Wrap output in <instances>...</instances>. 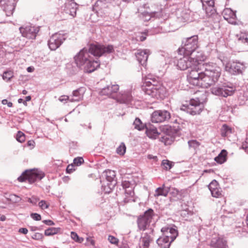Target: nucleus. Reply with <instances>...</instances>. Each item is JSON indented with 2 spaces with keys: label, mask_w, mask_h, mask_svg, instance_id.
<instances>
[{
  "label": "nucleus",
  "mask_w": 248,
  "mask_h": 248,
  "mask_svg": "<svg viewBox=\"0 0 248 248\" xmlns=\"http://www.w3.org/2000/svg\"><path fill=\"white\" fill-rule=\"evenodd\" d=\"M114 51L112 46H105L99 44H91L89 48H84L81 50L74 57L77 65L80 68L91 59L90 53L96 57H100L105 53H110Z\"/></svg>",
  "instance_id": "obj_1"
},
{
  "label": "nucleus",
  "mask_w": 248,
  "mask_h": 248,
  "mask_svg": "<svg viewBox=\"0 0 248 248\" xmlns=\"http://www.w3.org/2000/svg\"><path fill=\"white\" fill-rule=\"evenodd\" d=\"M206 101V94L205 93L202 94L201 98L197 97L196 99H192L190 100L188 105H183L181 110L186 111L192 115L199 114L202 110L203 104Z\"/></svg>",
  "instance_id": "obj_2"
},
{
  "label": "nucleus",
  "mask_w": 248,
  "mask_h": 248,
  "mask_svg": "<svg viewBox=\"0 0 248 248\" xmlns=\"http://www.w3.org/2000/svg\"><path fill=\"white\" fill-rule=\"evenodd\" d=\"M198 35H193L187 37L182 42V47L179 48L180 53H183L186 55H193V53L198 47Z\"/></svg>",
  "instance_id": "obj_3"
},
{
  "label": "nucleus",
  "mask_w": 248,
  "mask_h": 248,
  "mask_svg": "<svg viewBox=\"0 0 248 248\" xmlns=\"http://www.w3.org/2000/svg\"><path fill=\"white\" fill-rule=\"evenodd\" d=\"M155 215L154 210L151 208L145 211L143 214L140 215L137 220L138 229L140 231L148 230L150 231L151 223Z\"/></svg>",
  "instance_id": "obj_4"
},
{
  "label": "nucleus",
  "mask_w": 248,
  "mask_h": 248,
  "mask_svg": "<svg viewBox=\"0 0 248 248\" xmlns=\"http://www.w3.org/2000/svg\"><path fill=\"white\" fill-rule=\"evenodd\" d=\"M202 64L197 62V64L193 66L187 75V79L190 84L200 85L201 82L202 75L203 74Z\"/></svg>",
  "instance_id": "obj_5"
},
{
  "label": "nucleus",
  "mask_w": 248,
  "mask_h": 248,
  "mask_svg": "<svg viewBox=\"0 0 248 248\" xmlns=\"http://www.w3.org/2000/svg\"><path fill=\"white\" fill-rule=\"evenodd\" d=\"M146 86L151 88L148 89L147 93L156 98H162L164 96L165 90L158 81V78L153 81L146 80Z\"/></svg>",
  "instance_id": "obj_6"
},
{
  "label": "nucleus",
  "mask_w": 248,
  "mask_h": 248,
  "mask_svg": "<svg viewBox=\"0 0 248 248\" xmlns=\"http://www.w3.org/2000/svg\"><path fill=\"white\" fill-rule=\"evenodd\" d=\"M45 176V173L40 170L36 169L26 170L23 172L21 176L18 178L19 182H23L26 180L31 184L36 181L40 180Z\"/></svg>",
  "instance_id": "obj_7"
},
{
  "label": "nucleus",
  "mask_w": 248,
  "mask_h": 248,
  "mask_svg": "<svg viewBox=\"0 0 248 248\" xmlns=\"http://www.w3.org/2000/svg\"><path fill=\"white\" fill-rule=\"evenodd\" d=\"M201 61V59L199 56L192 57L189 55H184L178 59L177 66L181 70H185L188 68H192L193 66L197 64V62Z\"/></svg>",
  "instance_id": "obj_8"
},
{
  "label": "nucleus",
  "mask_w": 248,
  "mask_h": 248,
  "mask_svg": "<svg viewBox=\"0 0 248 248\" xmlns=\"http://www.w3.org/2000/svg\"><path fill=\"white\" fill-rule=\"evenodd\" d=\"M245 69L244 63L237 61L230 62L225 66L226 71L232 75L242 74Z\"/></svg>",
  "instance_id": "obj_9"
},
{
  "label": "nucleus",
  "mask_w": 248,
  "mask_h": 248,
  "mask_svg": "<svg viewBox=\"0 0 248 248\" xmlns=\"http://www.w3.org/2000/svg\"><path fill=\"white\" fill-rule=\"evenodd\" d=\"M66 38L65 34L63 33H56L53 34L48 42L49 48L55 50L63 43Z\"/></svg>",
  "instance_id": "obj_10"
},
{
  "label": "nucleus",
  "mask_w": 248,
  "mask_h": 248,
  "mask_svg": "<svg viewBox=\"0 0 248 248\" xmlns=\"http://www.w3.org/2000/svg\"><path fill=\"white\" fill-rule=\"evenodd\" d=\"M202 67L204 72L210 75L216 82L218 81L221 72V69L216 64L207 63L202 64Z\"/></svg>",
  "instance_id": "obj_11"
},
{
  "label": "nucleus",
  "mask_w": 248,
  "mask_h": 248,
  "mask_svg": "<svg viewBox=\"0 0 248 248\" xmlns=\"http://www.w3.org/2000/svg\"><path fill=\"white\" fill-rule=\"evenodd\" d=\"M123 188L125 191V198L124 199V202H127L131 200H133L132 198L134 195V188L135 186V183L133 181L124 180L122 183Z\"/></svg>",
  "instance_id": "obj_12"
},
{
  "label": "nucleus",
  "mask_w": 248,
  "mask_h": 248,
  "mask_svg": "<svg viewBox=\"0 0 248 248\" xmlns=\"http://www.w3.org/2000/svg\"><path fill=\"white\" fill-rule=\"evenodd\" d=\"M170 118V113L166 110L155 111L152 114L151 121L153 123H162L169 120Z\"/></svg>",
  "instance_id": "obj_13"
},
{
  "label": "nucleus",
  "mask_w": 248,
  "mask_h": 248,
  "mask_svg": "<svg viewBox=\"0 0 248 248\" xmlns=\"http://www.w3.org/2000/svg\"><path fill=\"white\" fill-rule=\"evenodd\" d=\"M19 31L23 37L29 39H34L39 31V28L28 25L25 27H20Z\"/></svg>",
  "instance_id": "obj_14"
},
{
  "label": "nucleus",
  "mask_w": 248,
  "mask_h": 248,
  "mask_svg": "<svg viewBox=\"0 0 248 248\" xmlns=\"http://www.w3.org/2000/svg\"><path fill=\"white\" fill-rule=\"evenodd\" d=\"M234 91L233 87L227 86L215 87L211 89V92L213 94L225 97L232 95Z\"/></svg>",
  "instance_id": "obj_15"
},
{
  "label": "nucleus",
  "mask_w": 248,
  "mask_h": 248,
  "mask_svg": "<svg viewBox=\"0 0 248 248\" xmlns=\"http://www.w3.org/2000/svg\"><path fill=\"white\" fill-rule=\"evenodd\" d=\"M16 2V0H0V6L3 8V11L6 16H9L13 14Z\"/></svg>",
  "instance_id": "obj_16"
},
{
  "label": "nucleus",
  "mask_w": 248,
  "mask_h": 248,
  "mask_svg": "<svg viewBox=\"0 0 248 248\" xmlns=\"http://www.w3.org/2000/svg\"><path fill=\"white\" fill-rule=\"evenodd\" d=\"M119 85L117 84L108 85L100 91V93L102 95H107L112 98L116 97V93L119 90Z\"/></svg>",
  "instance_id": "obj_17"
},
{
  "label": "nucleus",
  "mask_w": 248,
  "mask_h": 248,
  "mask_svg": "<svg viewBox=\"0 0 248 248\" xmlns=\"http://www.w3.org/2000/svg\"><path fill=\"white\" fill-rule=\"evenodd\" d=\"M154 229H150L149 232H146L142 234L140 238V244L143 248H148L150 243L153 241V236Z\"/></svg>",
  "instance_id": "obj_18"
},
{
  "label": "nucleus",
  "mask_w": 248,
  "mask_h": 248,
  "mask_svg": "<svg viewBox=\"0 0 248 248\" xmlns=\"http://www.w3.org/2000/svg\"><path fill=\"white\" fill-rule=\"evenodd\" d=\"M161 231L163 236L170 240V242H172L178 235L177 231L172 227H164Z\"/></svg>",
  "instance_id": "obj_19"
},
{
  "label": "nucleus",
  "mask_w": 248,
  "mask_h": 248,
  "mask_svg": "<svg viewBox=\"0 0 248 248\" xmlns=\"http://www.w3.org/2000/svg\"><path fill=\"white\" fill-rule=\"evenodd\" d=\"M222 14L224 18L229 23L234 25L236 24L235 12L233 11L231 8H225L223 11Z\"/></svg>",
  "instance_id": "obj_20"
},
{
  "label": "nucleus",
  "mask_w": 248,
  "mask_h": 248,
  "mask_svg": "<svg viewBox=\"0 0 248 248\" xmlns=\"http://www.w3.org/2000/svg\"><path fill=\"white\" fill-rule=\"evenodd\" d=\"M209 245L211 248H228L227 241L220 237L213 238Z\"/></svg>",
  "instance_id": "obj_21"
},
{
  "label": "nucleus",
  "mask_w": 248,
  "mask_h": 248,
  "mask_svg": "<svg viewBox=\"0 0 248 248\" xmlns=\"http://www.w3.org/2000/svg\"><path fill=\"white\" fill-rule=\"evenodd\" d=\"M100 66V62L97 61L92 60L90 59L85 65L82 66L84 72L90 73L95 71Z\"/></svg>",
  "instance_id": "obj_22"
},
{
  "label": "nucleus",
  "mask_w": 248,
  "mask_h": 248,
  "mask_svg": "<svg viewBox=\"0 0 248 248\" xmlns=\"http://www.w3.org/2000/svg\"><path fill=\"white\" fill-rule=\"evenodd\" d=\"M77 9V4L72 0H67L64 4V10L73 17L76 16Z\"/></svg>",
  "instance_id": "obj_23"
},
{
  "label": "nucleus",
  "mask_w": 248,
  "mask_h": 248,
  "mask_svg": "<svg viewBox=\"0 0 248 248\" xmlns=\"http://www.w3.org/2000/svg\"><path fill=\"white\" fill-rule=\"evenodd\" d=\"M150 51L148 49L138 50L136 53V57L139 63L144 66L146 65Z\"/></svg>",
  "instance_id": "obj_24"
},
{
  "label": "nucleus",
  "mask_w": 248,
  "mask_h": 248,
  "mask_svg": "<svg viewBox=\"0 0 248 248\" xmlns=\"http://www.w3.org/2000/svg\"><path fill=\"white\" fill-rule=\"evenodd\" d=\"M216 82L210 75L204 71L202 75L201 85L204 88H208L215 84Z\"/></svg>",
  "instance_id": "obj_25"
},
{
  "label": "nucleus",
  "mask_w": 248,
  "mask_h": 248,
  "mask_svg": "<svg viewBox=\"0 0 248 248\" xmlns=\"http://www.w3.org/2000/svg\"><path fill=\"white\" fill-rule=\"evenodd\" d=\"M85 93V88H79L73 92L72 97L70 99V102H78L82 100L83 94Z\"/></svg>",
  "instance_id": "obj_26"
},
{
  "label": "nucleus",
  "mask_w": 248,
  "mask_h": 248,
  "mask_svg": "<svg viewBox=\"0 0 248 248\" xmlns=\"http://www.w3.org/2000/svg\"><path fill=\"white\" fill-rule=\"evenodd\" d=\"M145 129L146 135L149 138L155 139L158 137L159 133L155 127L149 124L145 125Z\"/></svg>",
  "instance_id": "obj_27"
},
{
  "label": "nucleus",
  "mask_w": 248,
  "mask_h": 248,
  "mask_svg": "<svg viewBox=\"0 0 248 248\" xmlns=\"http://www.w3.org/2000/svg\"><path fill=\"white\" fill-rule=\"evenodd\" d=\"M156 243L161 248H169L172 242H170V240L163 236L157 239Z\"/></svg>",
  "instance_id": "obj_28"
},
{
  "label": "nucleus",
  "mask_w": 248,
  "mask_h": 248,
  "mask_svg": "<svg viewBox=\"0 0 248 248\" xmlns=\"http://www.w3.org/2000/svg\"><path fill=\"white\" fill-rule=\"evenodd\" d=\"M170 190V187L165 186L164 185L162 187H159L155 190V196H167Z\"/></svg>",
  "instance_id": "obj_29"
},
{
  "label": "nucleus",
  "mask_w": 248,
  "mask_h": 248,
  "mask_svg": "<svg viewBox=\"0 0 248 248\" xmlns=\"http://www.w3.org/2000/svg\"><path fill=\"white\" fill-rule=\"evenodd\" d=\"M174 140V138L168 134H165L160 139V141L164 143L165 145L171 144Z\"/></svg>",
  "instance_id": "obj_30"
},
{
  "label": "nucleus",
  "mask_w": 248,
  "mask_h": 248,
  "mask_svg": "<svg viewBox=\"0 0 248 248\" xmlns=\"http://www.w3.org/2000/svg\"><path fill=\"white\" fill-rule=\"evenodd\" d=\"M227 152L222 150L218 155L215 158V160L219 164H222L226 160Z\"/></svg>",
  "instance_id": "obj_31"
},
{
  "label": "nucleus",
  "mask_w": 248,
  "mask_h": 248,
  "mask_svg": "<svg viewBox=\"0 0 248 248\" xmlns=\"http://www.w3.org/2000/svg\"><path fill=\"white\" fill-rule=\"evenodd\" d=\"M202 8L207 16H211L216 12L214 4H206V5H205V6H202Z\"/></svg>",
  "instance_id": "obj_32"
},
{
  "label": "nucleus",
  "mask_w": 248,
  "mask_h": 248,
  "mask_svg": "<svg viewBox=\"0 0 248 248\" xmlns=\"http://www.w3.org/2000/svg\"><path fill=\"white\" fill-rule=\"evenodd\" d=\"M106 179L108 182H112L115 178L116 173L114 170H108L104 172Z\"/></svg>",
  "instance_id": "obj_33"
},
{
  "label": "nucleus",
  "mask_w": 248,
  "mask_h": 248,
  "mask_svg": "<svg viewBox=\"0 0 248 248\" xmlns=\"http://www.w3.org/2000/svg\"><path fill=\"white\" fill-rule=\"evenodd\" d=\"M61 230L60 228L50 227L45 231V235L46 236H51L59 233Z\"/></svg>",
  "instance_id": "obj_34"
},
{
  "label": "nucleus",
  "mask_w": 248,
  "mask_h": 248,
  "mask_svg": "<svg viewBox=\"0 0 248 248\" xmlns=\"http://www.w3.org/2000/svg\"><path fill=\"white\" fill-rule=\"evenodd\" d=\"M238 40L246 46H248V33L241 32L237 35Z\"/></svg>",
  "instance_id": "obj_35"
},
{
  "label": "nucleus",
  "mask_w": 248,
  "mask_h": 248,
  "mask_svg": "<svg viewBox=\"0 0 248 248\" xmlns=\"http://www.w3.org/2000/svg\"><path fill=\"white\" fill-rule=\"evenodd\" d=\"M133 125H134V127L135 129H137L139 130H141L145 128V125L146 124H143L141 120L138 118H136L133 123Z\"/></svg>",
  "instance_id": "obj_36"
},
{
  "label": "nucleus",
  "mask_w": 248,
  "mask_h": 248,
  "mask_svg": "<svg viewBox=\"0 0 248 248\" xmlns=\"http://www.w3.org/2000/svg\"><path fill=\"white\" fill-rule=\"evenodd\" d=\"M7 199L8 201L15 203L19 202L22 200L19 196L16 194H10Z\"/></svg>",
  "instance_id": "obj_37"
},
{
  "label": "nucleus",
  "mask_w": 248,
  "mask_h": 248,
  "mask_svg": "<svg viewBox=\"0 0 248 248\" xmlns=\"http://www.w3.org/2000/svg\"><path fill=\"white\" fill-rule=\"evenodd\" d=\"M13 77L14 73L11 70L4 71L2 75L3 79L7 81H10Z\"/></svg>",
  "instance_id": "obj_38"
},
{
  "label": "nucleus",
  "mask_w": 248,
  "mask_h": 248,
  "mask_svg": "<svg viewBox=\"0 0 248 248\" xmlns=\"http://www.w3.org/2000/svg\"><path fill=\"white\" fill-rule=\"evenodd\" d=\"M126 146L124 142H122L116 149V152L120 155H124L125 153Z\"/></svg>",
  "instance_id": "obj_39"
},
{
  "label": "nucleus",
  "mask_w": 248,
  "mask_h": 248,
  "mask_svg": "<svg viewBox=\"0 0 248 248\" xmlns=\"http://www.w3.org/2000/svg\"><path fill=\"white\" fill-rule=\"evenodd\" d=\"M71 237L75 242L79 243H82L84 240L83 238L79 237L78 234L74 232H71Z\"/></svg>",
  "instance_id": "obj_40"
},
{
  "label": "nucleus",
  "mask_w": 248,
  "mask_h": 248,
  "mask_svg": "<svg viewBox=\"0 0 248 248\" xmlns=\"http://www.w3.org/2000/svg\"><path fill=\"white\" fill-rule=\"evenodd\" d=\"M232 129L231 128L227 126L226 124H224L223 125L222 127L221 128V135L222 137L227 136L228 133H231Z\"/></svg>",
  "instance_id": "obj_41"
},
{
  "label": "nucleus",
  "mask_w": 248,
  "mask_h": 248,
  "mask_svg": "<svg viewBox=\"0 0 248 248\" xmlns=\"http://www.w3.org/2000/svg\"><path fill=\"white\" fill-rule=\"evenodd\" d=\"M188 144L189 149H193L194 150L196 149L199 147L200 144L196 140H190L188 141Z\"/></svg>",
  "instance_id": "obj_42"
},
{
  "label": "nucleus",
  "mask_w": 248,
  "mask_h": 248,
  "mask_svg": "<svg viewBox=\"0 0 248 248\" xmlns=\"http://www.w3.org/2000/svg\"><path fill=\"white\" fill-rule=\"evenodd\" d=\"M162 166L166 170H170L172 167V163L168 160H163L161 164Z\"/></svg>",
  "instance_id": "obj_43"
},
{
  "label": "nucleus",
  "mask_w": 248,
  "mask_h": 248,
  "mask_svg": "<svg viewBox=\"0 0 248 248\" xmlns=\"http://www.w3.org/2000/svg\"><path fill=\"white\" fill-rule=\"evenodd\" d=\"M16 139L18 141L22 143L25 140V135L23 132L21 131H18L16 134Z\"/></svg>",
  "instance_id": "obj_44"
},
{
  "label": "nucleus",
  "mask_w": 248,
  "mask_h": 248,
  "mask_svg": "<svg viewBox=\"0 0 248 248\" xmlns=\"http://www.w3.org/2000/svg\"><path fill=\"white\" fill-rule=\"evenodd\" d=\"M210 192L212 196L215 198H218L221 195V190L219 188L212 190Z\"/></svg>",
  "instance_id": "obj_45"
},
{
  "label": "nucleus",
  "mask_w": 248,
  "mask_h": 248,
  "mask_svg": "<svg viewBox=\"0 0 248 248\" xmlns=\"http://www.w3.org/2000/svg\"><path fill=\"white\" fill-rule=\"evenodd\" d=\"M208 188L210 191L218 188V184L216 180H213L208 185Z\"/></svg>",
  "instance_id": "obj_46"
},
{
  "label": "nucleus",
  "mask_w": 248,
  "mask_h": 248,
  "mask_svg": "<svg viewBox=\"0 0 248 248\" xmlns=\"http://www.w3.org/2000/svg\"><path fill=\"white\" fill-rule=\"evenodd\" d=\"M84 162L83 158L82 157H78L73 160V163L77 166H80Z\"/></svg>",
  "instance_id": "obj_47"
},
{
  "label": "nucleus",
  "mask_w": 248,
  "mask_h": 248,
  "mask_svg": "<svg viewBox=\"0 0 248 248\" xmlns=\"http://www.w3.org/2000/svg\"><path fill=\"white\" fill-rule=\"evenodd\" d=\"M108 240L110 243L113 244H117L119 242V240L117 238L112 235L108 236Z\"/></svg>",
  "instance_id": "obj_48"
},
{
  "label": "nucleus",
  "mask_w": 248,
  "mask_h": 248,
  "mask_svg": "<svg viewBox=\"0 0 248 248\" xmlns=\"http://www.w3.org/2000/svg\"><path fill=\"white\" fill-rule=\"evenodd\" d=\"M39 206L42 209H45L48 207V204L44 200H42L39 202Z\"/></svg>",
  "instance_id": "obj_49"
},
{
  "label": "nucleus",
  "mask_w": 248,
  "mask_h": 248,
  "mask_svg": "<svg viewBox=\"0 0 248 248\" xmlns=\"http://www.w3.org/2000/svg\"><path fill=\"white\" fill-rule=\"evenodd\" d=\"M122 99L124 100V103H129L131 101L132 96L130 94H125L123 96Z\"/></svg>",
  "instance_id": "obj_50"
},
{
  "label": "nucleus",
  "mask_w": 248,
  "mask_h": 248,
  "mask_svg": "<svg viewBox=\"0 0 248 248\" xmlns=\"http://www.w3.org/2000/svg\"><path fill=\"white\" fill-rule=\"evenodd\" d=\"M31 217L32 219L36 221H39L41 219V215L37 213H31Z\"/></svg>",
  "instance_id": "obj_51"
},
{
  "label": "nucleus",
  "mask_w": 248,
  "mask_h": 248,
  "mask_svg": "<svg viewBox=\"0 0 248 248\" xmlns=\"http://www.w3.org/2000/svg\"><path fill=\"white\" fill-rule=\"evenodd\" d=\"M31 237L33 239L39 240L43 238V235L41 233L36 232L33 234Z\"/></svg>",
  "instance_id": "obj_52"
},
{
  "label": "nucleus",
  "mask_w": 248,
  "mask_h": 248,
  "mask_svg": "<svg viewBox=\"0 0 248 248\" xmlns=\"http://www.w3.org/2000/svg\"><path fill=\"white\" fill-rule=\"evenodd\" d=\"M202 4V6H205L206 4H214V0H201Z\"/></svg>",
  "instance_id": "obj_53"
},
{
  "label": "nucleus",
  "mask_w": 248,
  "mask_h": 248,
  "mask_svg": "<svg viewBox=\"0 0 248 248\" xmlns=\"http://www.w3.org/2000/svg\"><path fill=\"white\" fill-rule=\"evenodd\" d=\"M157 78L152 75H148L145 79V82L146 83V80L153 81V80H155Z\"/></svg>",
  "instance_id": "obj_54"
},
{
  "label": "nucleus",
  "mask_w": 248,
  "mask_h": 248,
  "mask_svg": "<svg viewBox=\"0 0 248 248\" xmlns=\"http://www.w3.org/2000/svg\"><path fill=\"white\" fill-rule=\"evenodd\" d=\"M70 98L69 96H67V95H62V96L60 97L59 100L61 102H63V101H66L67 100H70Z\"/></svg>",
  "instance_id": "obj_55"
},
{
  "label": "nucleus",
  "mask_w": 248,
  "mask_h": 248,
  "mask_svg": "<svg viewBox=\"0 0 248 248\" xmlns=\"http://www.w3.org/2000/svg\"><path fill=\"white\" fill-rule=\"evenodd\" d=\"M43 222L45 224L48 225V226H52L54 225L55 223L53 221H52L51 220H44L43 221Z\"/></svg>",
  "instance_id": "obj_56"
},
{
  "label": "nucleus",
  "mask_w": 248,
  "mask_h": 248,
  "mask_svg": "<svg viewBox=\"0 0 248 248\" xmlns=\"http://www.w3.org/2000/svg\"><path fill=\"white\" fill-rule=\"evenodd\" d=\"M242 148L246 150V152H248V138H247V141L245 143L242 145Z\"/></svg>",
  "instance_id": "obj_57"
},
{
  "label": "nucleus",
  "mask_w": 248,
  "mask_h": 248,
  "mask_svg": "<svg viewBox=\"0 0 248 248\" xmlns=\"http://www.w3.org/2000/svg\"><path fill=\"white\" fill-rule=\"evenodd\" d=\"M39 198L35 196L31 197V203L32 204H34V205L36 204L37 202L39 201Z\"/></svg>",
  "instance_id": "obj_58"
},
{
  "label": "nucleus",
  "mask_w": 248,
  "mask_h": 248,
  "mask_svg": "<svg viewBox=\"0 0 248 248\" xmlns=\"http://www.w3.org/2000/svg\"><path fill=\"white\" fill-rule=\"evenodd\" d=\"M19 232L25 234L28 233V230L26 228H21L19 229Z\"/></svg>",
  "instance_id": "obj_59"
},
{
  "label": "nucleus",
  "mask_w": 248,
  "mask_h": 248,
  "mask_svg": "<svg viewBox=\"0 0 248 248\" xmlns=\"http://www.w3.org/2000/svg\"><path fill=\"white\" fill-rule=\"evenodd\" d=\"M137 37H138V40H140V41H143L146 38V37L143 35H140V36H138Z\"/></svg>",
  "instance_id": "obj_60"
},
{
  "label": "nucleus",
  "mask_w": 248,
  "mask_h": 248,
  "mask_svg": "<svg viewBox=\"0 0 248 248\" xmlns=\"http://www.w3.org/2000/svg\"><path fill=\"white\" fill-rule=\"evenodd\" d=\"M35 142L33 140H29L27 142V145L28 146L34 147Z\"/></svg>",
  "instance_id": "obj_61"
},
{
  "label": "nucleus",
  "mask_w": 248,
  "mask_h": 248,
  "mask_svg": "<svg viewBox=\"0 0 248 248\" xmlns=\"http://www.w3.org/2000/svg\"><path fill=\"white\" fill-rule=\"evenodd\" d=\"M87 240L90 242L91 244L92 245H93L94 244V241L90 237H87Z\"/></svg>",
  "instance_id": "obj_62"
},
{
  "label": "nucleus",
  "mask_w": 248,
  "mask_h": 248,
  "mask_svg": "<svg viewBox=\"0 0 248 248\" xmlns=\"http://www.w3.org/2000/svg\"><path fill=\"white\" fill-rule=\"evenodd\" d=\"M34 68L31 66L28 67L27 69V70L28 72H32L34 70Z\"/></svg>",
  "instance_id": "obj_63"
},
{
  "label": "nucleus",
  "mask_w": 248,
  "mask_h": 248,
  "mask_svg": "<svg viewBox=\"0 0 248 248\" xmlns=\"http://www.w3.org/2000/svg\"><path fill=\"white\" fill-rule=\"evenodd\" d=\"M30 229L31 231H35L38 230V227L35 226H31L30 227Z\"/></svg>",
  "instance_id": "obj_64"
}]
</instances>
